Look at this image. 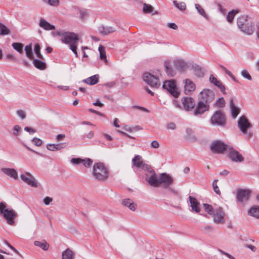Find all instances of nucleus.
Here are the masks:
<instances>
[{
  "mask_svg": "<svg viewBox=\"0 0 259 259\" xmlns=\"http://www.w3.org/2000/svg\"><path fill=\"white\" fill-rule=\"evenodd\" d=\"M175 68L178 70L181 71L185 67V64L184 62L178 60L176 61L174 63Z\"/></svg>",
  "mask_w": 259,
  "mask_h": 259,
  "instance_id": "40",
  "label": "nucleus"
},
{
  "mask_svg": "<svg viewBox=\"0 0 259 259\" xmlns=\"http://www.w3.org/2000/svg\"><path fill=\"white\" fill-rule=\"evenodd\" d=\"M48 3L51 6H58L59 3V0H48Z\"/></svg>",
  "mask_w": 259,
  "mask_h": 259,
  "instance_id": "53",
  "label": "nucleus"
},
{
  "mask_svg": "<svg viewBox=\"0 0 259 259\" xmlns=\"http://www.w3.org/2000/svg\"><path fill=\"white\" fill-rule=\"evenodd\" d=\"M72 163L74 164H79L82 163L86 167H90L93 163V160L90 158L82 159L80 158H73L71 160Z\"/></svg>",
  "mask_w": 259,
  "mask_h": 259,
  "instance_id": "17",
  "label": "nucleus"
},
{
  "mask_svg": "<svg viewBox=\"0 0 259 259\" xmlns=\"http://www.w3.org/2000/svg\"><path fill=\"white\" fill-rule=\"evenodd\" d=\"M173 3L178 9L181 11H184L186 8V4L184 2L178 3L177 1H174Z\"/></svg>",
  "mask_w": 259,
  "mask_h": 259,
  "instance_id": "42",
  "label": "nucleus"
},
{
  "mask_svg": "<svg viewBox=\"0 0 259 259\" xmlns=\"http://www.w3.org/2000/svg\"><path fill=\"white\" fill-rule=\"evenodd\" d=\"M143 10L144 13H150L153 11V7L150 5L144 4Z\"/></svg>",
  "mask_w": 259,
  "mask_h": 259,
  "instance_id": "46",
  "label": "nucleus"
},
{
  "mask_svg": "<svg viewBox=\"0 0 259 259\" xmlns=\"http://www.w3.org/2000/svg\"><path fill=\"white\" fill-rule=\"evenodd\" d=\"M32 142L37 146H40L42 144L41 140L37 138H33Z\"/></svg>",
  "mask_w": 259,
  "mask_h": 259,
  "instance_id": "51",
  "label": "nucleus"
},
{
  "mask_svg": "<svg viewBox=\"0 0 259 259\" xmlns=\"http://www.w3.org/2000/svg\"><path fill=\"white\" fill-rule=\"evenodd\" d=\"M164 67L167 74L170 76H174L175 74V72L170 67V62L168 61H166L164 62Z\"/></svg>",
  "mask_w": 259,
  "mask_h": 259,
  "instance_id": "37",
  "label": "nucleus"
},
{
  "mask_svg": "<svg viewBox=\"0 0 259 259\" xmlns=\"http://www.w3.org/2000/svg\"><path fill=\"white\" fill-rule=\"evenodd\" d=\"M212 216L213 217V221L215 223L224 224L225 223V213L222 208L219 207L217 209Z\"/></svg>",
  "mask_w": 259,
  "mask_h": 259,
  "instance_id": "15",
  "label": "nucleus"
},
{
  "mask_svg": "<svg viewBox=\"0 0 259 259\" xmlns=\"http://www.w3.org/2000/svg\"><path fill=\"white\" fill-rule=\"evenodd\" d=\"M203 207L205 211L207 212L209 214L211 215L214 214V212L215 211L213 210V208L211 205L206 203H204Z\"/></svg>",
  "mask_w": 259,
  "mask_h": 259,
  "instance_id": "41",
  "label": "nucleus"
},
{
  "mask_svg": "<svg viewBox=\"0 0 259 259\" xmlns=\"http://www.w3.org/2000/svg\"><path fill=\"white\" fill-rule=\"evenodd\" d=\"M245 246L247 248H249L250 250H251L253 252L255 251L256 250V248L255 246L250 245V244H245Z\"/></svg>",
  "mask_w": 259,
  "mask_h": 259,
  "instance_id": "58",
  "label": "nucleus"
},
{
  "mask_svg": "<svg viewBox=\"0 0 259 259\" xmlns=\"http://www.w3.org/2000/svg\"><path fill=\"white\" fill-rule=\"evenodd\" d=\"M230 106L231 115L234 118H235L239 114L240 109L235 106L233 99H231L230 100Z\"/></svg>",
  "mask_w": 259,
  "mask_h": 259,
  "instance_id": "27",
  "label": "nucleus"
},
{
  "mask_svg": "<svg viewBox=\"0 0 259 259\" xmlns=\"http://www.w3.org/2000/svg\"><path fill=\"white\" fill-rule=\"evenodd\" d=\"M21 180L32 187H37V183L33 176L28 172L22 174L20 176Z\"/></svg>",
  "mask_w": 259,
  "mask_h": 259,
  "instance_id": "11",
  "label": "nucleus"
},
{
  "mask_svg": "<svg viewBox=\"0 0 259 259\" xmlns=\"http://www.w3.org/2000/svg\"><path fill=\"white\" fill-rule=\"evenodd\" d=\"M133 165L137 168H142L144 170L150 169V166L147 164H144L142 159V157L140 155L136 156L132 160Z\"/></svg>",
  "mask_w": 259,
  "mask_h": 259,
  "instance_id": "14",
  "label": "nucleus"
},
{
  "mask_svg": "<svg viewBox=\"0 0 259 259\" xmlns=\"http://www.w3.org/2000/svg\"><path fill=\"white\" fill-rule=\"evenodd\" d=\"M24 130L30 133H34L35 132V130L31 127H25L24 128Z\"/></svg>",
  "mask_w": 259,
  "mask_h": 259,
  "instance_id": "63",
  "label": "nucleus"
},
{
  "mask_svg": "<svg viewBox=\"0 0 259 259\" xmlns=\"http://www.w3.org/2000/svg\"><path fill=\"white\" fill-rule=\"evenodd\" d=\"M186 132L187 134V138H189V137H190L193 133L192 130L191 128H187Z\"/></svg>",
  "mask_w": 259,
  "mask_h": 259,
  "instance_id": "62",
  "label": "nucleus"
},
{
  "mask_svg": "<svg viewBox=\"0 0 259 259\" xmlns=\"http://www.w3.org/2000/svg\"><path fill=\"white\" fill-rule=\"evenodd\" d=\"M34 52L37 56V57L40 59H43V56L40 53V47L38 44H36L34 46Z\"/></svg>",
  "mask_w": 259,
  "mask_h": 259,
  "instance_id": "44",
  "label": "nucleus"
},
{
  "mask_svg": "<svg viewBox=\"0 0 259 259\" xmlns=\"http://www.w3.org/2000/svg\"><path fill=\"white\" fill-rule=\"evenodd\" d=\"M215 105L219 108H222L225 106V102L223 98H219L215 104Z\"/></svg>",
  "mask_w": 259,
  "mask_h": 259,
  "instance_id": "47",
  "label": "nucleus"
},
{
  "mask_svg": "<svg viewBox=\"0 0 259 259\" xmlns=\"http://www.w3.org/2000/svg\"><path fill=\"white\" fill-rule=\"evenodd\" d=\"M163 88L175 98L178 97L180 94L176 87V83L174 80L164 81L163 84Z\"/></svg>",
  "mask_w": 259,
  "mask_h": 259,
  "instance_id": "7",
  "label": "nucleus"
},
{
  "mask_svg": "<svg viewBox=\"0 0 259 259\" xmlns=\"http://www.w3.org/2000/svg\"><path fill=\"white\" fill-rule=\"evenodd\" d=\"M10 33L9 29L4 24L0 23V34L7 35Z\"/></svg>",
  "mask_w": 259,
  "mask_h": 259,
  "instance_id": "43",
  "label": "nucleus"
},
{
  "mask_svg": "<svg viewBox=\"0 0 259 259\" xmlns=\"http://www.w3.org/2000/svg\"><path fill=\"white\" fill-rule=\"evenodd\" d=\"M2 171L5 175L16 180L18 179V174L17 171L14 168H4L2 169Z\"/></svg>",
  "mask_w": 259,
  "mask_h": 259,
  "instance_id": "24",
  "label": "nucleus"
},
{
  "mask_svg": "<svg viewBox=\"0 0 259 259\" xmlns=\"http://www.w3.org/2000/svg\"><path fill=\"white\" fill-rule=\"evenodd\" d=\"M174 182V180L169 175L162 173L159 176V186L163 184L164 188H167Z\"/></svg>",
  "mask_w": 259,
  "mask_h": 259,
  "instance_id": "12",
  "label": "nucleus"
},
{
  "mask_svg": "<svg viewBox=\"0 0 259 259\" xmlns=\"http://www.w3.org/2000/svg\"><path fill=\"white\" fill-rule=\"evenodd\" d=\"M25 51L26 52L27 57L30 59L32 60L34 58V56L32 53V45L29 44L27 45L25 48Z\"/></svg>",
  "mask_w": 259,
  "mask_h": 259,
  "instance_id": "35",
  "label": "nucleus"
},
{
  "mask_svg": "<svg viewBox=\"0 0 259 259\" xmlns=\"http://www.w3.org/2000/svg\"><path fill=\"white\" fill-rule=\"evenodd\" d=\"M238 27L245 33L250 35L253 32V27L247 19V17L241 16L237 19V21Z\"/></svg>",
  "mask_w": 259,
  "mask_h": 259,
  "instance_id": "4",
  "label": "nucleus"
},
{
  "mask_svg": "<svg viewBox=\"0 0 259 259\" xmlns=\"http://www.w3.org/2000/svg\"><path fill=\"white\" fill-rule=\"evenodd\" d=\"M195 8L197 9L198 12L204 17H206V14L203 9V8L199 4H195Z\"/></svg>",
  "mask_w": 259,
  "mask_h": 259,
  "instance_id": "45",
  "label": "nucleus"
},
{
  "mask_svg": "<svg viewBox=\"0 0 259 259\" xmlns=\"http://www.w3.org/2000/svg\"><path fill=\"white\" fill-rule=\"evenodd\" d=\"M228 151L229 157L232 160L236 162H241L243 160V157L242 155L233 148L229 147Z\"/></svg>",
  "mask_w": 259,
  "mask_h": 259,
  "instance_id": "16",
  "label": "nucleus"
},
{
  "mask_svg": "<svg viewBox=\"0 0 259 259\" xmlns=\"http://www.w3.org/2000/svg\"><path fill=\"white\" fill-rule=\"evenodd\" d=\"M20 130V127L19 125H15L13 128V134L15 136H17L18 135V132Z\"/></svg>",
  "mask_w": 259,
  "mask_h": 259,
  "instance_id": "55",
  "label": "nucleus"
},
{
  "mask_svg": "<svg viewBox=\"0 0 259 259\" xmlns=\"http://www.w3.org/2000/svg\"><path fill=\"white\" fill-rule=\"evenodd\" d=\"M229 147L221 141H215L212 143L210 149L215 153H223L225 151H228Z\"/></svg>",
  "mask_w": 259,
  "mask_h": 259,
  "instance_id": "6",
  "label": "nucleus"
},
{
  "mask_svg": "<svg viewBox=\"0 0 259 259\" xmlns=\"http://www.w3.org/2000/svg\"><path fill=\"white\" fill-rule=\"evenodd\" d=\"M0 214L6 220L8 224L10 225L14 224L17 213L13 209H8L5 202H0Z\"/></svg>",
  "mask_w": 259,
  "mask_h": 259,
  "instance_id": "3",
  "label": "nucleus"
},
{
  "mask_svg": "<svg viewBox=\"0 0 259 259\" xmlns=\"http://www.w3.org/2000/svg\"><path fill=\"white\" fill-rule=\"evenodd\" d=\"M6 58L8 59H9V60H15V56L13 54H8L6 56Z\"/></svg>",
  "mask_w": 259,
  "mask_h": 259,
  "instance_id": "64",
  "label": "nucleus"
},
{
  "mask_svg": "<svg viewBox=\"0 0 259 259\" xmlns=\"http://www.w3.org/2000/svg\"><path fill=\"white\" fill-rule=\"evenodd\" d=\"M241 75L244 78H246L248 80H251V77L250 75L249 72L246 70H243L241 71Z\"/></svg>",
  "mask_w": 259,
  "mask_h": 259,
  "instance_id": "50",
  "label": "nucleus"
},
{
  "mask_svg": "<svg viewBox=\"0 0 259 259\" xmlns=\"http://www.w3.org/2000/svg\"><path fill=\"white\" fill-rule=\"evenodd\" d=\"M184 82V91L186 94H189L195 90V85L192 80L189 79H186Z\"/></svg>",
  "mask_w": 259,
  "mask_h": 259,
  "instance_id": "20",
  "label": "nucleus"
},
{
  "mask_svg": "<svg viewBox=\"0 0 259 259\" xmlns=\"http://www.w3.org/2000/svg\"><path fill=\"white\" fill-rule=\"evenodd\" d=\"M53 200L52 198H51V197H46L44 199V202L45 203V204L46 205H48L50 204V203L51 202H52Z\"/></svg>",
  "mask_w": 259,
  "mask_h": 259,
  "instance_id": "56",
  "label": "nucleus"
},
{
  "mask_svg": "<svg viewBox=\"0 0 259 259\" xmlns=\"http://www.w3.org/2000/svg\"><path fill=\"white\" fill-rule=\"evenodd\" d=\"M57 33L61 36V40L63 42L69 45L70 49L75 54L76 56L77 57V46L79 40L78 35L76 33L71 32H65L63 33L58 32Z\"/></svg>",
  "mask_w": 259,
  "mask_h": 259,
  "instance_id": "1",
  "label": "nucleus"
},
{
  "mask_svg": "<svg viewBox=\"0 0 259 259\" xmlns=\"http://www.w3.org/2000/svg\"><path fill=\"white\" fill-rule=\"evenodd\" d=\"M182 101L184 108L186 110H191L195 106L194 99L191 97L184 98Z\"/></svg>",
  "mask_w": 259,
  "mask_h": 259,
  "instance_id": "18",
  "label": "nucleus"
},
{
  "mask_svg": "<svg viewBox=\"0 0 259 259\" xmlns=\"http://www.w3.org/2000/svg\"><path fill=\"white\" fill-rule=\"evenodd\" d=\"M39 26L46 30H52L55 29L54 25L51 24L44 18H40L39 22Z\"/></svg>",
  "mask_w": 259,
  "mask_h": 259,
  "instance_id": "23",
  "label": "nucleus"
},
{
  "mask_svg": "<svg viewBox=\"0 0 259 259\" xmlns=\"http://www.w3.org/2000/svg\"><path fill=\"white\" fill-rule=\"evenodd\" d=\"M115 82L112 81L110 82L106 83L104 84V85L108 88H112L115 85Z\"/></svg>",
  "mask_w": 259,
  "mask_h": 259,
  "instance_id": "60",
  "label": "nucleus"
},
{
  "mask_svg": "<svg viewBox=\"0 0 259 259\" xmlns=\"http://www.w3.org/2000/svg\"><path fill=\"white\" fill-rule=\"evenodd\" d=\"M34 244L45 250H48L49 247V244L45 240L42 241H35Z\"/></svg>",
  "mask_w": 259,
  "mask_h": 259,
  "instance_id": "34",
  "label": "nucleus"
},
{
  "mask_svg": "<svg viewBox=\"0 0 259 259\" xmlns=\"http://www.w3.org/2000/svg\"><path fill=\"white\" fill-rule=\"evenodd\" d=\"M248 213L250 216L259 218V206H255L252 207L249 209Z\"/></svg>",
  "mask_w": 259,
  "mask_h": 259,
  "instance_id": "28",
  "label": "nucleus"
},
{
  "mask_svg": "<svg viewBox=\"0 0 259 259\" xmlns=\"http://www.w3.org/2000/svg\"><path fill=\"white\" fill-rule=\"evenodd\" d=\"M218 180H215L212 183V187L214 192L218 195H221V191L217 185Z\"/></svg>",
  "mask_w": 259,
  "mask_h": 259,
  "instance_id": "48",
  "label": "nucleus"
},
{
  "mask_svg": "<svg viewBox=\"0 0 259 259\" xmlns=\"http://www.w3.org/2000/svg\"><path fill=\"white\" fill-rule=\"evenodd\" d=\"M238 125L240 130L243 134H246L247 131L252 127L251 124L244 115L241 116L238 119Z\"/></svg>",
  "mask_w": 259,
  "mask_h": 259,
  "instance_id": "9",
  "label": "nucleus"
},
{
  "mask_svg": "<svg viewBox=\"0 0 259 259\" xmlns=\"http://www.w3.org/2000/svg\"><path fill=\"white\" fill-rule=\"evenodd\" d=\"M99 32L100 33L103 35H107L108 34H110L113 33L115 31V29L112 27H102L99 28Z\"/></svg>",
  "mask_w": 259,
  "mask_h": 259,
  "instance_id": "32",
  "label": "nucleus"
},
{
  "mask_svg": "<svg viewBox=\"0 0 259 259\" xmlns=\"http://www.w3.org/2000/svg\"><path fill=\"white\" fill-rule=\"evenodd\" d=\"M149 172V175L146 174V180L152 186L157 187L159 186V177H157L155 171L150 167V169L147 170Z\"/></svg>",
  "mask_w": 259,
  "mask_h": 259,
  "instance_id": "8",
  "label": "nucleus"
},
{
  "mask_svg": "<svg viewBox=\"0 0 259 259\" xmlns=\"http://www.w3.org/2000/svg\"><path fill=\"white\" fill-rule=\"evenodd\" d=\"M209 80L210 82L213 83L214 85L217 86L221 90V91L223 93L225 94V88L222 84L220 81L218 80L216 77H215L213 75H211L209 77Z\"/></svg>",
  "mask_w": 259,
  "mask_h": 259,
  "instance_id": "25",
  "label": "nucleus"
},
{
  "mask_svg": "<svg viewBox=\"0 0 259 259\" xmlns=\"http://www.w3.org/2000/svg\"><path fill=\"white\" fill-rule=\"evenodd\" d=\"M239 13L238 10H232L229 12L227 16V20L229 22H231L234 19V16Z\"/></svg>",
  "mask_w": 259,
  "mask_h": 259,
  "instance_id": "38",
  "label": "nucleus"
},
{
  "mask_svg": "<svg viewBox=\"0 0 259 259\" xmlns=\"http://www.w3.org/2000/svg\"><path fill=\"white\" fill-rule=\"evenodd\" d=\"M64 145H65V143L49 144L47 145V149L50 151L59 150L64 148V146H63Z\"/></svg>",
  "mask_w": 259,
  "mask_h": 259,
  "instance_id": "33",
  "label": "nucleus"
},
{
  "mask_svg": "<svg viewBox=\"0 0 259 259\" xmlns=\"http://www.w3.org/2000/svg\"><path fill=\"white\" fill-rule=\"evenodd\" d=\"M93 175L96 180L104 181L108 179L110 172L107 167L103 163L98 162L95 163L93 166Z\"/></svg>",
  "mask_w": 259,
  "mask_h": 259,
  "instance_id": "2",
  "label": "nucleus"
},
{
  "mask_svg": "<svg viewBox=\"0 0 259 259\" xmlns=\"http://www.w3.org/2000/svg\"><path fill=\"white\" fill-rule=\"evenodd\" d=\"M99 51L100 52V58L101 60H103L105 63H107V60L106 58V55L105 52V49L102 45H100L99 47Z\"/></svg>",
  "mask_w": 259,
  "mask_h": 259,
  "instance_id": "31",
  "label": "nucleus"
},
{
  "mask_svg": "<svg viewBox=\"0 0 259 259\" xmlns=\"http://www.w3.org/2000/svg\"><path fill=\"white\" fill-rule=\"evenodd\" d=\"M208 109L209 106L207 103L200 101L197 105L194 114L195 115L201 114L205 111L208 110Z\"/></svg>",
  "mask_w": 259,
  "mask_h": 259,
  "instance_id": "19",
  "label": "nucleus"
},
{
  "mask_svg": "<svg viewBox=\"0 0 259 259\" xmlns=\"http://www.w3.org/2000/svg\"><path fill=\"white\" fill-rule=\"evenodd\" d=\"M65 136L64 134H59L57 136L56 140L58 141H61L65 138Z\"/></svg>",
  "mask_w": 259,
  "mask_h": 259,
  "instance_id": "61",
  "label": "nucleus"
},
{
  "mask_svg": "<svg viewBox=\"0 0 259 259\" xmlns=\"http://www.w3.org/2000/svg\"><path fill=\"white\" fill-rule=\"evenodd\" d=\"M190 205L192 208V211L196 213H199L200 211V203L197 200L192 196H190L189 197Z\"/></svg>",
  "mask_w": 259,
  "mask_h": 259,
  "instance_id": "21",
  "label": "nucleus"
},
{
  "mask_svg": "<svg viewBox=\"0 0 259 259\" xmlns=\"http://www.w3.org/2000/svg\"><path fill=\"white\" fill-rule=\"evenodd\" d=\"M249 192L247 190H239L237 192V198L238 201L243 202L249 199Z\"/></svg>",
  "mask_w": 259,
  "mask_h": 259,
  "instance_id": "22",
  "label": "nucleus"
},
{
  "mask_svg": "<svg viewBox=\"0 0 259 259\" xmlns=\"http://www.w3.org/2000/svg\"><path fill=\"white\" fill-rule=\"evenodd\" d=\"M122 204L124 206L129 208L132 211H135L137 208V204L132 199H124L122 201Z\"/></svg>",
  "mask_w": 259,
  "mask_h": 259,
  "instance_id": "26",
  "label": "nucleus"
},
{
  "mask_svg": "<svg viewBox=\"0 0 259 259\" xmlns=\"http://www.w3.org/2000/svg\"><path fill=\"white\" fill-rule=\"evenodd\" d=\"M143 79L147 84L152 87L157 88L160 85L158 77L149 72L144 73Z\"/></svg>",
  "mask_w": 259,
  "mask_h": 259,
  "instance_id": "5",
  "label": "nucleus"
},
{
  "mask_svg": "<svg viewBox=\"0 0 259 259\" xmlns=\"http://www.w3.org/2000/svg\"><path fill=\"white\" fill-rule=\"evenodd\" d=\"M214 98V93L210 90H204L200 92L199 95V98L201 100V101H203L206 103L211 102Z\"/></svg>",
  "mask_w": 259,
  "mask_h": 259,
  "instance_id": "10",
  "label": "nucleus"
},
{
  "mask_svg": "<svg viewBox=\"0 0 259 259\" xmlns=\"http://www.w3.org/2000/svg\"><path fill=\"white\" fill-rule=\"evenodd\" d=\"M34 66L40 70H44L46 68V64L37 59H33V61Z\"/></svg>",
  "mask_w": 259,
  "mask_h": 259,
  "instance_id": "30",
  "label": "nucleus"
},
{
  "mask_svg": "<svg viewBox=\"0 0 259 259\" xmlns=\"http://www.w3.org/2000/svg\"><path fill=\"white\" fill-rule=\"evenodd\" d=\"M12 46L19 53H22L23 52V45L19 42H14L12 44Z\"/></svg>",
  "mask_w": 259,
  "mask_h": 259,
  "instance_id": "39",
  "label": "nucleus"
},
{
  "mask_svg": "<svg viewBox=\"0 0 259 259\" xmlns=\"http://www.w3.org/2000/svg\"><path fill=\"white\" fill-rule=\"evenodd\" d=\"M168 26L170 28H171V29H173L175 30H176L178 29V26L175 23H169Z\"/></svg>",
  "mask_w": 259,
  "mask_h": 259,
  "instance_id": "59",
  "label": "nucleus"
},
{
  "mask_svg": "<svg viewBox=\"0 0 259 259\" xmlns=\"http://www.w3.org/2000/svg\"><path fill=\"white\" fill-rule=\"evenodd\" d=\"M99 80V75H95L84 80V82L90 85L96 84Z\"/></svg>",
  "mask_w": 259,
  "mask_h": 259,
  "instance_id": "29",
  "label": "nucleus"
},
{
  "mask_svg": "<svg viewBox=\"0 0 259 259\" xmlns=\"http://www.w3.org/2000/svg\"><path fill=\"white\" fill-rule=\"evenodd\" d=\"M73 252L69 249H67L66 250L62 252V259H73Z\"/></svg>",
  "mask_w": 259,
  "mask_h": 259,
  "instance_id": "36",
  "label": "nucleus"
},
{
  "mask_svg": "<svg viewBox=\"0 0 259 259\" xmlns=\"http://www.w3.org/2000/svg\"><path fill=\"white\" fill-rule=\"evenodd\" d=\"M79 13H80V17L82 19L85 18L88 16V14H89L88 10H85V9L81 10L79 11Z\"/></svg>",
  "mask_w": 259,
  "mask_h": 259,
  "instance_id": "49",
  "label": "nucleus"
},
{
  "mask_svg": "<svg viewBox=\"0 0 259 259\" xmlns=\"http://www.w3.org/2000/svg\"><path fill=\"white\" fill-rule=\"evenodd\" d=\"M211 123L219 125H223L226 122L224 115L221 111H216L211 119Z\"/></svg>",
  "mask_w": 259,
  "mask_h": 259,
  "instance_id": "13",
  "label": "nucleus"
},
{
  "mask_svg": "<svg viewBox=\"0 0 259 259\" xmlns=\"http://www.w3.org/2000/svg\"><path fill=\"white\" fill-rule=\"evenodd\" d=\"M17 113L22 119H24L26 117L25 113L23 110H18Z\"/></svg>",
  "mask_w": 259,
  "mask_h": 259,
  "instance_id": "52",
  "label": "nucleus"
},
{
  "mask_svg": "<svg viewBox=\"0 0 259 259\" xmlns=\"http://www.w3.org/2000/svg\"><path fill=\"white\" fill-rule=\"evenodd\" d=\"M151 146L152 148L157 149L159 148V144L157 141H153L151 143Z\"/></svg>",
  "mask_w": 259,
  "mask_h": 259,
  "instance_id": "54",
  "label": "nucleus"
},
{
  "mask_svg": "<svg viewBox=\"0 0 259 259\" xmlns=\"http://www.w3.org/2000/svg\"><path fill=\"white\" fill-rule=\"evenodd\" d=\"M176 124L174 122L169 123L167 125V128L169 130H175L176 128Z\"/></svg>",
  "mask_w": 259,
  "mask_h": 259,
  "instance_id": "57",
  "label": "nucleus"
}]
</instances>
